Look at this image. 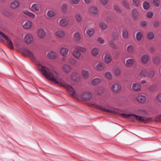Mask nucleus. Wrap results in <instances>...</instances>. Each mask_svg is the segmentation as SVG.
Wrapping results in <instances>:
<instances>
[{"mask_svg": "<svg viewBox=\"0 0 161 161\" xmlns=\"http://www.w3.org/2000/svg\"><path fill=\"white\" fill-rule=\"evenodd\" d=\"M93 106L96 107L97 108L101 110L104 112L108 113H111L113 114H115V112L113 109L110 108L109 109L106 108L104 107L101 105H97V104H93Z\"/></svg>", "mask_w": 161, "mask_h": 161, "instance_id": "obj_5", "label": "nucleus"}, {"mask_svg": "<svg viewBox=\"0 0 161 161\" xmlns=\"http://www.w3.org/2000/svg\"><path fill=\"white\" fill-rule=\"evenodd\" d=\"M81 75L84 79H88L89 77V73L87 70L85 69L82 70Z\"/></svg>", "mask_w": 161, "mask_h": 161, "instance_id": "obj_29", "label": "nucleus"}, {"mask_svg": "<svg viewBox=\"0 0 161 161\" xmlns=\"http://www.w3.org/2000/svg\"><path fill=\"white\" fill-rule=\"evenodd\" d=\"M135 62L134 59L130 58L126 61V65L127 67H130L132 66Z\"/></svg>", "mask_w": 161, "mask_h": 161, "instance_id": "obj_27", "label": "nucleus"}, {"mask_svg": "<svg viewBox=\"0 0 161 161\" xmlns=\"http://www.w3.org/2000/svg\"><path fill=\"white\" fill-rule=\"evenodd\" d=\"M147 37L150 40L153 39L154 37V35L153 32H148L147 33Z\"/></svg>", "mask_w": 161, "mask_h": 161, "instance_id": "obj_44", "label": "nucleus"}, {"mask_svg": "<svg viewBox=\"0 0 161 161\" xmlns=\"http://www.w3.org/2000/svg\"><path fill=\"white\" fill-rule=\"evenodd\" d=\"M140 24L142 26H145L147 24V22L145 21H142L140 23Z\"/></svg>", "mask_w": 161, "mask_h": 161, "instance_id": "obj_64", "label": "nucleus"}, {"mask_svg": "<svg viewBox=\"0 0 161 161\" xmlns=\"http://www.w3.org/2000/svg\"><path fill=\"white\" fill-rule=\"evenodd\" d=\"M67 7V5L65 4H63L61 6V10L62 11L64 12H65Z\"/></svg>", "mask_w": 161, "mask_h": 161, "instance_id": "obj_51", "label": "nucleus"}, {"mask_svg": "<svg viewBox=\"0 0 161 161\" xmlns=\"http://www.w3.org/2000/svg\"><path fill=\"white\" fill-rule=\"evenodd\" d=\"M101 82V80L98 78L93 79L92 81V83L93 85H97L100 84Z\"/></svg>", "mask_w": 161, "mask_h": 161, "instance_id": "obj_34", "label": "nucleus"}, {"mask_svg": "<svg viewBox=\"0 0 161 161\" xmlns=\"http://www.w3.org/2000/svg\"><path fill=\"white\" fill-rule=\"evenodd\" d=\"M21 51L23 55L29 57L33 61H36L39 57V53L36 51L32 52L25 47L22 48Z\"/></svg>", "mask_w": 161, "mask_h": 161, "instance_id": "obj_3", "label": "nucleus"}, {"mask_svg": "<svg viewBox=\"0 0 161 161\" xmlns=\"http://www.w3.org/2000/svg\"><path fill=\"white\" fill-rule=\"evenodd\" d=\"M156 99L157 101L161 104V93L158 94L157 96Z\"/></svg>", "mask_w": 161, "mask_h": 161, "instance_id": "obj_57", "label": "nucleus"}, {"mask_svg": "<svg viewBox=\"0 0 161 161\" xmlns=\"http://www.w3.org/2000/svg\"><path fill=\"white\" fill-rule=\"evenodd\" d=\"M37 34L40 37L43 38L45 36L46 33L43 29L41 28L38 31Z\"/></svg>", "mask_w": 161, "mask_h": 161, "instance_id": "obj_25", "label": "nucleus"}, {"mask_svg": "<svg viewBox=\"0 0 161 161\" xmlns=\"http://www.w3.org/2000/svg\"><path fill=\"white\" fill-rule=\"evenodd\" d=\"M99 53L98 48L96 47L93 48L91 51V53L92 56L95 57L98 55Z\"/></svg>", "mask_w": 161, "mask_h": 161, "instance_id": "obj_23", "label": "nucleus"}, {"mask_svg": "<svg viewBox=\"0 0 161 161\" xmlns=\"http://www.w3.org/2000/svg\"><path fill=\"white\" fill-rule=\"evenodd\" d=\"M81 98L84 100L87 101L90 100L92 97V94L88 92H83L81 95Z\"/></svg>", "mask_w": 161, "mask_h": 161, "instance_id": "obj_9", "label": "nucleus"}, {"mask_svg": "<svg viewBox=\"0 0 161 161\" xmlns=\"http://www.w3.org/2000/svg\"><path fill=\"white\" fill-rule=\"evenodd\" d=\"M155 50L154 47L153 46L151 45L149 47V51L150 52H153Z\"/></svg>", "mask_w": 161, "mask_h": 161, "instance_id": "obj_60", "label": "nucleus"}, {"mask_svg": "<svg viewBox=\"0 0 161 161\" xmlns=\"http://www.w3.org/2000/svg\"><path fill=\"white\" fill-rule=\"evenodd\" d=\"M99 26L103 30H105L107 28V25L103 22H101L99 24Z\"/></svg>", "mask_w": 161, "mask_h": 161, "instance_id": "obj_39", "label": "nucleus"}, {"mask_svg": "<svg viewBox=\"0 0 161 161\" xmlns=\"http://www.w3.org/2000/svg\"><path fill=\"white\" fill-rule=\"evenodd\" d=\"M132 90L135 92L140 91L141 88V86L137 83H134L132 86Z\"/></svg>", "mask_w": 161, "mask_h": 161, "instance_id": "obj_18", "label": "nucleus"}, {"mask_svg": "<svg viewBox=\"0 0 161 161\" xmlns=\"http://www.w3.org/2000/svg\"><path fill=\"white\" fill-rule=\"evenodd\" d=\"M75 19L78 22H81L82 21V18L81 13H76L75 14Z\"/></svg>", "mask_w": 161, "mask_h": 161, "instance_id": "obj_22", "label": "nucleus"}, {"mask_svg": "<svg viewBox=\"0 0 161 161\" xmlns=\"http://www.w3.org/2000/svg\"><path fill=\"white\" fill-rule=\"evenodd\" d=\"M20 5L19 2L18 0H14L12 1L10 4V7L15 9L18 8Z\"/></svg>", "mask_w": 161, "mask_h": 161, "instance_id": "obj_12", "label": "nucleus"}, {"mask_svg": "<svg viewBox=\"0 0 161 161\" xmlns=\"http://www.w3.org/2000/svg\"><path fill=\"white\" fill-rule=\"evenodd\" d=\"M132 3L135 6H138L140 3L139 0H132Z\"/></svg>", "mask_w": 161, "mask_h": 161, "instance_id": "obj_52", "label": "nucleus"}, {"mask_svg": "<svg viewBox=\"0 0 161 161\" xmlns=\"http://www.w3.org/2000/svg\"><path fill=\"white\" fill-rule=\"evenodd\" d=\"M71 2L74 4H77L79 2V0H70Z\"/></svg>", "mask_w": 161, "mask_h": 161, "instance_id": "obj_63", "label": "nucleus"}, {"mask_svg": "<svg viewBox=\"0 0 161 161\" xmlns=\"http://www.w3.org/2000/svg\"><path fill=\"white\" fill-rule=\"evenodd\" d=\"M137 113L138 114L141 115H145L146 114L145 112L143 110H138Z\"/></svg>", "mask_w": 161, "mask_h": 161, "instance_id": "obj_56", "label": "nucleus"}, {"mask_svg": "<svg viewBox=\"0 0 161 161\" xmlns=\"http://www.w3.org/2000/svg\"><path fill=\"white\" fill-rule=\"evenodd\" d=\"M77 47L79 50L82 53H85L86 52L87 49L85 47L81 46H77Z\"/></svg>", "mask_w": 161, "mask_h": 161, "instance_id": "obj_49", "label": "nucleus"}, {"mask_svg": "<svg viewBox=\"0 0 161 161\" xmlns=\"http://www.w3.org/2000/svg\"><path fill=\"white\" fill-rule=\"evenodd\" d=\"M62 68L66 74H69L71 71V67L67 64H64L62 66Z\"/></svg>", "mask_w": 161, "mask_h": 161, "instance_id": "obj_17", "label": "nucleus"}, {"mask_svg": "<svg viewBox=\"0 0 161 161\" xmlns=\"http://www.w3.org/2000/svg\"><path fill=\"white\" fill-rule=\"evenodd\" d=\"M148 71L145 69H142L139 71V75L142 77L147 78Z\"/></svg>", "mask_w": 161, "mask_h": 161, "instance_id": "obj_24", "label": "nucleus"}, {"mask_svg": "<svg viewBox=\"0 0 161 161\" xmlns=\"http://www.w3.org/2000/svg\"><path fill=\"white\" fill-rule=\"evenodd\" d=\"M143 8L146 10L148 9L150 7L149 3L147 2H144L143 4Z\"/></svg>", "mask_w": 161, "mask_h": 161, "instance_id": "obj_46", "label": "nucleus"}, {"mask_svg": "<svg viewBox=\"0 0 161 161\" xmlns=\"http://www.w3.org/2000/svg\"><path fill=\"white\" fill-rule=\"evenodd\" d=\"M55 15L54 12L53 10H49L48 11L47 13V16L50 18L53 17Z\"/></svg>", "mask_w": 161, "mask_h": 161, "instance_id": "obj_43", "label": "nucleus"}, {"mask_svg": "<svg viewBox=\"0 0 161 161\" xmlns=\"http://www.w3.org/2000/svg\"><path fill=\"white\" fill-rule=\"evenodd\" d=\"M156 76L155 72L153 70H150L147 72V78L149 79H155Z\"/></svg>", "mask_w": 161, "mask_h": 161, "instance_id": "obj_15", "label": "nucleus"}, {"mask_svg": "<svg viewBox=\"0 0 161 161\" xmlns=\"http://www.w3.org/2000/svg\"><path fill=\"white\" fill-rule=\"evenodd\" d=\"M127 51L130 53H132L134 52V49L133 46L129 45L127 48Z\"/></svg>", "mask_w": 161, "mask_h": 161, "instance_id": "obj_40", "label": "nucleus"}, {"mask_svg": "<svg viewBox=\"0 0 161 161\" xmlns=\"http://www.w3.org/2000/svg\"><path fill=\"white\" fill-rule=\"evenodd\" d=\"M115 75L116 76H119L120 74V70L118 68H116L114 70Z\"/></svg>", "mask_w": 161, "mask_h": 161, "instance_id": "obj_48", "label": "nucleus"}, {"mask_svg": "<svg viewBox=\"0 0 161 161\" xmlns=\"http://www.w3.org/2000/svg\"><path fill=\"white\" fill-rule=\"evenodd\" d=\"M122 36L123 38L125 39H126L128 36V32L126 30H123Z\"/></svg>", "mask_w": 161, "mask_h": 161, "instance_id": "obj_47", "label": "nucleus"}, {"mask_svg": "<svg viewBox=\"0 0 161 161\" xmlns=\"http://www.w3.org/2000/svg\"><path fill=\"white\" fill-rule=\"evenodd\" d=\"M74 40L76 42H79L81 39V36L78 32H75L74 35Z\"/></svg>", "mask_w": 161, "mask_h": 161, "instance_id": "obj_28", "label": "nucleus"}, {"mask_svg": "<svg viewBox=\"0 0 161 161\" xmlns=\"http://www.w3.org/2000/svg\"><path fill=\"white\" fill-rule=\"evenodd\" d=\"M72 54L74 57L76 59H80L81 58V53L77 47H76L75 49L72 52Z\"/></svg>", "mask_w": 161, "mask_h": 161, "instance_id": "obj_8", "label": "nucleus"}, {"mask_svg": "<svg viewBox=\"0 0 161 161\" xmlns=\"http://www.w3.org/2000/svg\"><path fill=\"white\" fill-rule=\"evenodd\" d=\"M109 45L110 47L114 49H117L116 46L113 43V42H108Z\"/></svg>", "mask_w": 161, "mask_h": 161, "instance_id": "obj_53", "label": "nucleus"}, {"mask_svg": "<svg viewBox=\"0 0 161 161\" xmlns=\"http://www.w3.org/2000/svg\"><path fill=\"white\" fill-rule=\"evenodd\" d=\"M155 85H152L149 87V90L151 92H153L155 90Z\"/></svg>", "mask_w": 161, "mask_h": 161, "instance_id": "obj_58", "label": "nucleus"}, {"mask_svg": "<svg viewBox=\"0 0 161 161\" xmlns=\"http://www.w3.org/2000/svg\"><path fill=\"white\" fill-rule=\"evenodd\" d=\"M159 25V22L158 21H155L154 22L153 26L154 27H157Z\"/></svg>", "mask_w": 161, "mask_h": 161, "instance_id": "obj_62", "label": "nucleus"}, {"mask_svg": "<svg viewBox=\"0 0 161 161\" xmlns=\"http://www.w3.org/2000/svg\"><path fill=\"white\" fill-rule=\"evenodd\" d=\"M54 35L57 38H63L66 35L65 31L63 30L59 29L55 31Z\"/></svg>", "mask_w": 161, "mask_h": 161, "instance_id": "obj_6", "label": "nucleus"}, {"mask_svg": "<svg viewBox=\"0 0 161 161\" xmlns=\"http://www.w3.org/2000/svg\"><path fill=\"white\" fill-rule=\"evenodd\" d=\"M142 36V34L141 32H139L137 33L136 34V38L138 41H141Z\"/></svg>", "mask_w": 161, "mask_h": 161, "instance_id": "obj_42", "label": "nucleus"}, {"mask_svg": "<svg viewBox=\"0 0 161 161\" xmlns=\"http://www.w3.org/2000/svg\"><path fill=\"white\" fill-rule=\"evenodd\" d=\"M3 29V27L0 26V36L2 40H5L9 48L13 49V43L9 38L3 33L2 31Z\"/></svg>", "mask_w": 161, "mask_h": 161, "instance_id": "obj_4", "label": "nucleus"}, {"mask_svg": "<svg viewBox=\"0 0 161 161\" xmlns=\"http://www.w3.org/2000/svg\"><path fill=\"white\" fill-rule=\"evenodd\" d=\"M47 57L51 59H55L57 58L58 55L55 52L51 51L47 53Z\"/></svg>", "mask_w": 161, "mask_h": 161, "instance_id": "obj_16", "label": "nucleus"}, {"mask_svg": "<svg viewBox=\"0 0 161 161\" xmlns=\"http://www.w3.org/2000/svg\"><path fill=\"white\" fill-rule=\"evenodd\" d=\"M121 115L124 117L128 119L131 121L136 122L138 121L140 123H146L150 122L151 118H146L145 117L139 116L132 114H126L125 113L121 114Z\"/></svg>", "mask_w": 161, "mask_h": 161, "instance_id": "obj_2", "label": "nucleus"}, {"mask_svg": "<svg viewBox=\"0 0 161 161\" xmlns=\"http://www.w3.org/2000/svg\"><path fill=\"white\" fill-rule=\"evenodd\" d=\"M121 86L117 83L114 84L111 86V90L112 91L115 93L118 92L121 90Z\"/></svg>", "mask_w": 161, "mask_h": 161, "instance_id": "obj_11", "label": "nucleus"}, {"mask_svg": "<svg viewBox=\"0 0 161 161\" xmlns=\"http://www.w3.org/2000/svg\"><path fill=\"white\" fill-rule=\"evenodd\" d=\"M24 41L27 44H31L33 42V38L30 34H27L25 36Z\"/></svg>", "mask_w": 161, "mask_h": 161, "instance_id": "obj_7", "label": "nucleus"}, {"mask_svg": "<svg viewBox=\"0 0 161 161\" xmlns=\"http://www.w3.org/2000/svg\"><path fill=\"white\" fill-rule=\"evenodd\" d=\"M137 101L141 103H144L146 100V97L141 94H138L136 97Z\"/></svg>", "mask_w": 161, "mask_h": 161, "instance_id": "obj_13", "label": "nucleus"}, {"mask_svg": "<svg viewBox=\"0 0 161 161\" xmlns=\"http://www.w3.org/2000/svg\"><path fill=\"white\" fill-rule=\"evenodd\" d=\"M104 61L107 64L110 63L112 61L111 55L108 53L106 54L104 57Z\"/></svg>", "mask_w": 161, "mask_h": 161, "instance_id": "obj_20", "label": "nucleus"}, {"mask_svg": "<svg viewBox=\"0 0 161 161\" xmlns=\"http://www.w3.org/2000/svg\"><path fill=\"white\" fill-rule=\"evenodd\" d=\"M147 15L148 18H151L153 16V14L152 12H149L147 13Z\"/></svg>", "mask_w": 161, "mask_h": 161, "instance_id": "obj_59", "label": "nucleus"}, {"mask_svg": "<svg viewBox=\"0 0 161 161\" xmlns=\"http://www.w3.org/2000/svg\"><path fill=\"white\" fill-rule=\"evenodd\" d=\"M153 63L156 65H158L160 62V58L158 56L154 57L153 59Z\"/></svg>", "mask_w": 161, "mask_h": 161, "instance_id": "obj_31", "label": "nucleus"}, {"mask_svg": "<svg viewBox=\"0 0 161 161\" xmlns=\"http://www.w3.org/2000/svg\"><path fill=\"white\" fill-rule=\"evenodd\" d=\"M105 76L106 78L108 80H111L112 78V74L111 72L108 71L105 73Z\"/></svg>", "mask_w": 161, "mask_h": 161, "instance_id": "obj_41", "label": "nucleus"}, {"mask_svg": "<svg viewBox=\"0 0 161 161\" xmlns=\"http://www.w3.org/2000/svg\"><path fill=\"white\" fill-rule=\"evenodd\" d=\"M122 4L128 10L130 8L129 4L126 1H123Z\"/></svg>", "mask_w": 161, "mask_h": 161, "instance_id": "obj_45", "label": "nucleus"}, {"mask_svg": "<svg viewBox=\"0 0 161 161\" xmlns=\"http://www.w3.org/2000/svg\"><path fill=\"white\" fill-rule=\"evenodd\" d=\"M68 21L66 19L62 18L60 20L58 24L61 27H64L68 25Z\"/></svg>", "mask_w": 161, "mask_h": 161, "instance_id": "obj_19", "label": "nucleus"}, {"mask_svg": "<svg viewBox=\"0 0 161 161\" xmlns=\"http://www.w3.org/2000/svg\"><path fill=\"white\" fill-rule=\"evenodd\" d=\"M32 25V23L30 21L26 22L23 25V27L26 29H30Z\"/></svg>", "mask_w": 161, "mask_h": 161, "instance_id": "obj_30", "label": "nucleus"}, {"mask_svg": "<svg viewBox=\"0 0 161 161\" xmlns=\"http://www.w3.org/2000/svg\"><path fill=\"white\" fill-rule=\"evenodd\" d=\"M69 49L66 47H62L60 50V53L63 56H65L67 55L69 52Z\"/></svg>", "mask_w": 161, "mask_h": 161, "instance_id": "obj_26", "label": "nucleus"}, {"mask_svg": "<svg viewBox=\"0 0 161 161\" xmlns=\"http://www.w3.org/2000/svg\"><path fill=\"white\" fill-rule=\"evenodd\" d=\"M24 14L29 16L30 18L33 19L35 17V15L32 13L29 12L28 11H25L23 12Z\"/></svg>", "mask_w": 161, "mask_h": 161, "instance_id": "obj_33", "label": "nucleus"}, {"mask_svg": "<svg viewBox=\"0 0 161 161\" xmlns=\"http://www.w3.org/2000/svg\"><path fill=\"white\" fill-rule=\"evenodd\" d=\"M94 33V29L92 28H89L87 30L86 34L87 36L89 37H91Z\"/></svg>", "mask_w": 161, "mask_h": 161, "instance_id": "obj_32", "label": "nucleus"}, {"mask_svg": "<svg viewBox=\"0 0 161 161\" xmlns=\"http://www.w3.org/2000/svg\"><path fill=\"white\" fill-rule=\"evenodd\" d=\"M39 5L36 3L32 5L31 7V9L33 12L38 11L39 10Z\"/></svg>", "mask_w": 161, "mask_h": 161, "instance_id": "obj_35", "label": "nucleus"}, {"mask_svg": "<svg viewBox=\"0 0 161 161\" xmlns=\"http://www.w3.org/2000/svg\"><path fill=\"white\" fill-rule=\"evenodd\" d=\"M90 13L93 14H96L98 12L97 8L94 6L91 7L89 9Z\"/></svg>", "mask_w": 161, "mask_h": 161, "instance_id": "obj_38", "label": "nucleus"}, {"mask_svg": "<svg viewBox=\"0 0 161 161\" xmlns=\"http://www.w3.org/2000/svg\"><path fill=\"white\" fill-rule=\"evenodd\" d=\"M39 66L41 67V72L49 80L56 84H59L60 85L66 88L72 97H76V94L75 91L72 86L68 85L66 83L60 81L58 73L53 69H50L47 67L39 63Z\"/></svg>", "mask_w": 161, "mask_h": 161, "instance_id": "obj_1", "label": "nucleus"}, {"mask_svg": "<svg viewBox=\"0 0 161 161\" xmlns=\"http://www.w3.org/2000/svg\"><path fill=\"white\" fill-rule=\"evenodd\" d=\"M141 59L142 62L144 64H148L149 61V58L147 54L142 55Z\"/></svg>", "mask_w": 161, "mask_h": 161, "instance_id": "obj_14", "label": "nucleus"}, {"mask_svg": "<svg viewBox=\"0 0 161 161\" xmlns=\"http://www.w3.org/2000/svg\"><path fill=\"white\" fill-rule=\"evenodd\" d=\"M97 41L101 44H103L104 42V40L101 37H98Z\"/></svg>", "mask_w": 161, "mask_h": 161, "instance_id": "obj_61", "label": "nucleus"}, {"mask_svg": "<svg viewBox=\"0 0 161 161\" xmlns=\"http://www.w3.org/2000/svg\"><path fill=\"white\" fill-rule=\"evenodd\" d=\"M115 10L117 12L120 13L122 12L121 9L117 5H115L114 6Z\"/></svg>", "mask_w": 161, "mask_h": 161, "instance_id": "obj_54", "label": "nucleus"}, {"mask_svg": "<svg viewBox=\"0 0 161 161\" xmlns=\"http://www.w3.org/2000/svg\"><path fill=\"white\" fill-rule=\"evenodd\" d=\"M112 37L114 41L117 39L118 37V33L116 31L112 33Z\"/></svg>", "mask_w": 161, "mask_h": 161, "instance_id": "obj_50", "label": "nucleus"}, {"mask_svg": "<svg viewBox=\"0 0 161 161\" xmlns=\"http://www.w3.org/2000/svg\"><path fill=\"white\" fill-rule=\"evenodd\" d=\"M105 68V64L102 62H99L95 67V69L97 71H103Z\"/></svg>", "mask_w": 161, "mask_h": 161, "instance_id": "obj_10", "label": "nucleus"}, {"mask_svg": "<svg viewBox=\"0 0 161 161\" xmlns=\"http://www.w3.org/2000/svg\"><path fill=\"white\" fill-rule=\"evenodd\" d=\"M71 78L73 81H78L80 80L79 75L76 72L73 73L71 76Z\"/></svg>", "mask_w": 161, "mask_h": 161, "instance_id": "obj_21", "label": "nucleus"}, {"mask_svg": "<svg viewBox=\"0 0 161 161\" xmlns=\"http://www.w3.org/2000/svg\"><path fill=\"white\" fill-rule=\"evenodd\" d=\"M68 60L69 64L73 65H76L78 63L77 61L72 58H68Z\"/></svg>", "mask_w": 161, "mask_h": 161, "instance_id": "obj_36", "label": "nucleus"}, {"mask_svg": "<svg viewBox=\"0 0 161 161\" xmlns=\"http://www.w3.org/2000/svg\"><path fill=\"white\" fill-rule=\"evenodd\" d=\"M153 2L155 6L156 7L159 6L160 3L159 0H153Z\"/></svg>", "mask_w": 161, "mask_h": 161, "instance_id": "obj_55", "label": "nucleus"}, {"mask_svg": "<svg viewBox=\"0 0 161 161\" xmlns=\"http://www.w3.org/2000/svg\"><path fill=\"white\" fill-rule=\"evenodd\" d=\"M132 14L133 19L135 20L136 19L138 16L137 11L135 9H133L132 11Z\"/></svg>", "mask_w": 161, "mask_h": 161, "instance_id": "obj_37", "label": "nucleus"}]
</instances>
